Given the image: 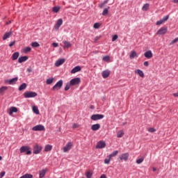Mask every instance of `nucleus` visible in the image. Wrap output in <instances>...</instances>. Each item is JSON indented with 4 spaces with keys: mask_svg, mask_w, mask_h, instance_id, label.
<instances>
[{
    "mask_svg": "<svg viewBox=\"0 0 178 178\" xmlns=\"http://www.w3.org/2000/svg\"><path fill=\"white\" fill-rule=\"evenodd\" d=\"M24 98H35L37 97V92L26 91L24 93Z\"/></svg>",
    "mask_w": 178,
    "mask_h": 178,
    "instance_id": "f257e3e1",
    "label": "nucleus"
},
{
    "mask_svg": "<svg viewBox=\"0 0 178 178\" xmlns=\"http://www.w3.org/2000/svg\"><path fill=\"white\" fill-rule=\"evenodd\" d=\"M20 153L23 154L24 152H26V155H31V151H30V147L29 146H22L19 149Z\"/></svg>",
    "mask_w": 178,
    "mask_h": 178,
    "instance_id": "f03ea898",
    "label": "nucleus"
},
{
    "mask_svg": "<svg viewBox=\"0 0 178 178\" xmlns=\"http://www.w3.org/2000/svg\"><path fill=\"white\" fill-rule=\"evenodd\" d=\"M63 86V81L60 80L55 84V86H53L52 90L53 91H58V90H60V88H62Z\"/></svg>",
    "mask_w": 178,
    "mask_h": 178,
    "instance_id": "7ed1b4c3",
    "label": "nucleus"
},
{
    "mask_svg": "<svg viewBox=\"0 0 178 178\" xmlns=\"http://www.w3.org/2000/svg\"><path fill=\"white\" fill-rule=\"evenodd\" d=\"M42 149V147H41V145L38 144H36L33 147V154L37 155L40 154V152H41Z\"/></svg>",
    "mask_w": 178,
    "mask_h": 178,
    "instance_id": "20e7f679",
    "label": "nucleus"
},
{
    "mask_svg": "<svg viewBox=\"0 0 178 178\" xmlns=\"http://www.w3.org/2000/svg\"><path fill=\"white\" fill-rule=\"evenodd\" d=\"M32 130L33 131H45V127L41 124L36 125L32 128Z\"/></svg>",
    "mask_w": 178,
    "mask_h": 178,
    "instance_id": "39448f33",
    "label": "nucleus"
},
{
    "mask_svg": "<svg viewBox=\"0 0 178 178\" xmlns=\"http://www.w3.org/2000/svg\"><path fill=\"white\" fill-rule=\"evenodd\" d=\"M168 33V28L161 27L156 33L157 35H165V34Z\"/></svg>",
    "mask_w": 178,
    "mask_h": 178,
    "instance_id": "423d86ee",
    "label": "nucleus"
},
{
    "mask_svg": "<svg viewBox=\"0 0 178 178\" xmlns=\"http://www.w3.org/2000/svg\"><path fill=\"white\" fill-rule=\"evenodd\" d=\"M104 116L102 114H95L92 115L90 118L92 120H99L101 119H104Z\"/></svg>",
    "mask_w": 178,
    "mask_h": 178,
    "instance_id": "0eeeda50",
    "label": "nucleus"
},
{
    "mask_svg": "<svg viewBox=\"0 0 178 178\" xmlns=\"http://www.w3.org/2000/svg\"><path fill=\"white\" fill-rule=\"evenodd\" d=\"M81 82L80 78H74L70 81L71 86H77L79 83Z\"/></svg>",
    "mask_w": 178,
    "mask_h": 178,
    "instance_id": "6e6552de",
    "label": "nucleus"
},
{
    "mask_svg": "<svg viewBox=\"0 0 178 178\" xmlns=\"http://www.w3.org/2000/svg\"><path fill=\"white\" fill-rule=\"evenodd\" d=\"M73 146V143L72 142H69L66 144L65 147H63V152H67V151H70L72 149V147Z\"/></svg>",
    "mask_w": 178,
    "mask_h": 178,
    "instance_id": "1a4fd4ad",
    "label": "nucleus"
},
{
    "mask_svg": "<svg viewBox=\"0 0 178 178\" xmlns=\"http://www.w3.org/2000/svg\"><path fill=\"white\" fill-rule=\"evenodd\" d=\"M106 146V144L105 143V142H104V140H100L97 143L96 145V148L102 149V148H105Z\"/></svg>",
    "mask_w": 178,
    "mask_h": 178,
    "instance_id": "9d476101",
    "label": "nucleus"
},
{
    "mask_svg": "<svg viewBox=\"0 0 178 178\" xmlns=\"http://www.w3.org/2000/svg\"><path fill=\"white\" fill-rule=\"evenodd\" d=\"M120 161H125V162L129 159V153H124L120 156Z\"/></svg>",
    "mask_w": 178,
    "mask_h": 178,
    "instance_id": "9b49d317",
    "label": "nucleus"
},
{
    "mask_svg": "<svg viewBox=\"0 0 178 178\" xmlns=\"http://www.w3.org/2000/svg\"><path fill=\"white\" fill-rule=\"evenodd\" d=\"M63 23V20L62 19H58L57 22L54 26V29H56V30L59 29V27L62 26Z\"/></svg>",
    "mask_w": 178,
    "mask_h": 178,
    "instance_id": "f8f14e48",
    "label": "nucleus"
},
{
    "mask_svg": "<svg viewBox=\"0 0 178 178\" xmlns=\"http://www.w3.org/2000/svg\"><path fill=\"white\" fill-rule=\"evenodd\" d=\"M65 58H60L57 60L55 63V66H56V67H58V66H60L61 65H63L65 63Z\"/></svg>",
    "mask_w": 178,
    "mask_h": 178,
    "instance_id": "ddd939ff",
    "label": "nucleus"
},
{
    "mask_svg": "<svg viewBox=\"0 0 178 178\" xmlns=\"http://www.w3.org/2000/svg\"><path fill=\"white\" fill-rule=\"evenodd\" d=\"M110 74H111V71L108 70L103 71L102 74L103 79H108Z\"/></svg>",
    "mask_w": 178,
    "mask_h": 178,
    "instance_id": "4468645a",
    "label": "nucleus"
},
{
    "mask_svg": "<svg viewBox=\"0 0 178 178\" xmlns=\"http://www.w3.org/2000/svg\"><path fill=\"white\" fill-rule=\"evenodd\" d=\"M144 56L147 59H151V58H152V51H151V50H149L145 52Z\"/></svg>",
    "mask_w": 178,
    "mask_h": 178,
    "instance_id": "2eb2a0df",
    "label": "nucleus"
},
{
    "mask_svg": "<svg viewBox=\"0 0 178 178\" xmlns=\"http://www.w3.org/2000/svg\"><path fill=\"white\" fill-rule=\"evenodd\" d=\"M29 59V56H21L18 58V63H23V62H26Z\"/></svg>",
    "mask_w": 178,
    "mask_h": 178,
    "instance_id": "dca6fc26",
    "label": "nucleus"
},
{
    "mask_svg": "<svg viewBox=\"0 0 178 178\" xmlns=\"http://www.w3.org/2000/svg\"><path fill=\"white\" fill-rule=\"evenodd\" d=\"M81 70V67L80 66H76L71 70L72 74H74V73H77V72H80Z\"/></svg>",
    "mask_w": 178,
    "mask_h": 178,
    "instance_id": "f3484780",
    "label": "nucleus"
},
{
    "mask_svg": "<svg viewBox=\"0 0 178 178\" xmlns=\"http://www.w3.org/2000/svg\"><path fill=\"white\" fill-rule=\"evenodd\" d=\"M100 128H101V125L99 124H95L91 127V129L93 131H97V130H99Z\"/></svg>",
    "mask_w": 178,
    "mask_h": 178,
    "instance_id": "a211bd4d",
    "label": "nucleus"
},
{
    "mask_svg": "<svg viewBox=\"0 0 178 178\" xmlns=\"http://www.w3.org/2000/svg\"><path fill=\"white\" fill-rule=\"evenodd\" d=\"M10 35H12V31L6 32L3 36V40L5 41L8 40V38H9Z\"/></svg>",
    "mask_w": 178,
    "mask_h": 178,
    "instance_id": "6ab92c4d",
    "label": "nucleus"
},
{
    "mask_svg": "<svg viewBox=\"0 0 178 178\" xmlns=\"http://www.w3.org/2000/svg\"><path fill=\"white\" fill-rule=\"evenodd\" d=\"M17 80H19V78L15 77L12 79H10L9 81H7L6 83H9V84L13 85V84H16V82L17 81Z\"/></svg>",
    "mask_w": 178,
    "mask_h": 178,
    "instance_id": "aec40b11",
    "label": "nucleus"
},
{
    "mask_svg": "<svg viewBox=\"0 0 178 178\" xmlns=\"http://www.w3.org/2000/svg\"><path fill=\"white\" fill-rule=\"evenodd\" d=\"M19 55H20V54L17 51L13 54V55L11 56L12 60H16L17 59V58H19Z\"/></svg>",
    "mask_w": 178,
    "mask_h": 178,
    "instance_id": "412c9836",
    "label": "nucleus"
},
{
    "mask_svg": "<svg viewBox=\"0 0 178 178\" xmlns=\"http://www.w3.org/2000/svg\"><path fill=\"white\" fill-rule=\"evenodd\" d=\"M63 43L64 44V47H63L64 49L70 48V47H72V44L70 42H67L66 40H64Z\"/></svg>",
    "mask_w": 178,
    "mask_h": 178,
    "instance_id": "4be33fe9",
    "label": "nucleus"
},
{
    "mask_svg": "<svg viewBox=\"0 0 178 178\" xmlns=\"http://www.w3.org/2000/svg\"><path fill=\"white\" fill-rule=\"evenodd\" d=\"M149 10V3H145L144 4V6L142 8V10H143V12H147V10Z\"/></svg>",
    "mask_w": 178,
    "mask_h": 178,
    "instance_id": "5701e85b",
    "label": "nucleus"
},
{
    "mask_svg": "<svg viewBox=\"0 0 178 178\" xmlns=\"http://www.w3.org/2000/svg\"><path fill=\"white\" fill-rule=\"evenodd\" d=\"M119 154V151L115 150L114 152H112V154H111L110 155H108L107 156V158H113V156H116V155H118Z\"/></svg>",
    "mask_w": 178,
    "mask_h": 178,
    "instance_id": "b1692460",
    "label": "nucleus"
},
{
    "mask_svg": "<svg viewBox=\"0 0 178 178\" xmlns=\"http://www.w3.org/2000/svg\"><path fill=\"white\" fill-rule=\"evenodd\" d=\"M136 56H137V53L134 51H131V53L129 54L130 59H134V58H136Z\"/></svg>",
    "mask_w": 178,
    "mask_h": 178,
    "instance_id": "393cba45",
    "label": "nucleus"
},
{
    "mask_svg": "<svg viewBox=\"0 0 178 178\" xmlns=\"http://www.w3.org/2000/svg\"><path fill=\"white\" fill-rule=\"evenodd\" d=\"M13 112L15 113H16V112H17V108L16 107H11L10 108V112H9V115H13Z\"/></svg>",
    "mask_w": 178,
    "mask_h": 178,
    "instance_id": "a878e982",
    "label": "nucleus"
},
{
    "mask_svg": "<svg viewBox=\"0 0 178 178\" xmlns=\"http://www.w3.org/2000/svg\"><path fill=\"white\" fill-rule=\"evenodd\" d=\"M52 150V145H47L44 147V151L45 152H49V151H51Z\"/></svg>",
    "mask_w": 178,
    "mask_h": 178,
    "instance_id": "bb28decb",
    "label": "nucleus"
},
{
    "mask_svg": "<svg viewBox=\"0 0 178 178\" xmlns=\"http://www.w3.org/2000/svg\"><path fill=\"white\" fill-rule=\"evenodd\" d=\"M135 73L138 74L140 77H144V72L140 70H136Z\"/></svg>",
    "mask_w": 178,
    "mask_h": 178,
    "instance_id": "cd10ccee",
    "label": "nucleus"
},
{
    "mask_svg": "<svg viewBox=\"0 0 178 178\" xmlns=\"http://www.w3.org/2000/svg\"><path fill=\"white\" fill-rule=\"evenodd\" d=\"M27 87V84L26 83H22L19 87V91H22V90H26V88Z\"/></svg>",
    "mask_w": 178,
    "mask_h": 178,
    "instance_id": "c85d7f7f",
    "label": "nucleus"
},
{
    "mask_svg": "<svg viewBox=\"0 0 178 178\" xmlns=\"http://www.w3.org/2000/svg\"><path fill=\"white\" fill-rule=\"evenodd\" d=\"M45 173H47V170H42L40 171L39 175H40V178H42L44 177V176H45Z\"/></svg>",
    "mask_w": 178,
    "mask_h": 178,
    "instance_id": "c756f323",
    "label": "nucleus"
},
{
    "mask_svg": "<svg viewBox=\"0 0 178 178\" xmlns=\"http://www.w3.org/2000/svg\"><path fill=\"white\" fill-rule=\"evenodd\" d=\"M33 111L36 115H40V111L38 110V108L37 106H33Z\"/></svg>",
    "mask_w": 178,
    "mask_h": 178,
    "instance_id": "7c9ffc66",
    "label": "nucleus"
},
{
    "mask_svg": "<svg viewBox=\"0 0 178 178\" xmlns=\"http://www.w3.org/2000/svg\"><path fill=\"white\" fill-rule=\"evenodd\" d=\"M123 136H124V133L123 132V131H120L118 132L117 137L118 138H122V137H123Z\"/></svg>",
    "mask_w": 178,
    "mask_h": 178,
    "instance_id": "2f4dec72",
    "label": "nucleus"
},
{
    "mask_svg": "<svg viewBox=\"0 0 178 178\" xmlns=\"http://www.w3.org/2000/svg\"><path fill=\"white\" fill-rule=\"evenodd\" d=\"M6 90H8V87L7 86H2L0 88V94H3V92H5L6 91Z\"/></svg>",
    "mask_w": 178,
    "mask_h": 178,
    "instance_id": "473e14b6",
    "label": "nucleus"
},
{
    "mask_svg": "<svg viewBox=\"0 0 178 178\" xmlns=\"http://www.w3.org/2000/svg\"><path fill=\"white\" fill-rule=\"evenodd\" d=\"M60 9V7L59 6H54L52 8L53 12H54V13H58V12H59V10Z\"/></svg>",
    "mask_w": 178,
    "mask_h": 178,
    "instance_id": "72a5a7b5",
    "label": "nucleus"
},
{
    "mask_svg": "<svg viewBox=\"0 0 178 178\" xmlns=\"http://www.w3.org/2000/svg\"><path fill=\"white\" fill-rule=\"evenodd\" d=\"M19 178H33V175H31V174H25Z\"/></svg>",
    "mask_w": 178,
    "mask_h": 178,
    "instance_id": "f704fd0d",
    "label": "nucleus"
},
{
    "mask_svg": "<svg viewBox=\"0 0 178 178\" xmlns=\"http://www.w3.org/2000/svg\"><path fill=\"white\" fill-rule=\"evenodd\" d=\"M54 78L47 79L46 81V83L47 84H52V83H54Z\"/></svg>",
    "mask_w": 178,
    "mask_h": 178,
    "instance_id": "c9c22d12",
    "label": "nucleus"
},
{
    "mask_svg": "<svg viewBox=\"0 0 178 178\" xmlns=\"http://www.w3.org/2000/svg\"><path fill=\"white\" fill-rule=\"evenodd\" d=\"M31 47L33 48H38V47H40V44L37 42H33L31 43Z\"/></svg>",
    "mask_w": 178,
    "mask_h": 178,
    "instance_id": "e433bc0d",
    "label": "nucleus"
},
{
    "mask_svg": "<svg viewBox=\"0 0 178 178\" xmlns=\"http://www.w3.org/2000/svg\"><path fill=\"white\" fill-rule=\"evenodd\" d=\"M30 51H31V47H25L24 49H23V51L24 52V54H27V52H30Z\"/></svg>",
    "mask_w": 178,
    "mask_h": 178,
    "instance_id": "4c0bfd02",
    "label": "nucleus"
},
{
    "mask_svg": "<svg viewBox=\"0 0 178 178\" xmlns=\"http://www.w3.org/2000/svg\"><path fill=\"white\" fill-rule=\"evenodd\" d=\"M103 60H104V62H109V60H111V57H109V56H105L103 57Z\"/></svg>",
    "mask_w": 178,
    "mask_h": 178,
    "instance_id": "58836bf2",
    "label": "nucleus"
},
{
    "mask_svg": "<svg viewBox=\"0 0 178 178\" xmlns=\"http://www.w3.org/2000/svg\"><path fill=\"white\" fill-rule=\"evenodd\" d=\"M86 176L87 178H91V177H92V174L91 173V172L88 171L86 173Z\"/></svg>",
    "mask_w": 178,
    "mask_h": 178,
    "instance_id": "ea45409f",
    "label": "nucleus"
},
{
    "mask_svg": "<svg viewBox=\"0 0 178 178\" xmlns=\"http://www.w3.org/2000/svg\"><path fill=\"white\" fill-rule=\"evenodd\" d=\"M108 10H108V8H105V9L103 10L102 15L103 16H106V15H108Z\"/></svg>",
    "mask_w": 178,
    "mask_h": 178,
    "instance_id": "a19ab883",
    "label": "nucleus"
},
{
    "mask_svg": "<svg viewBox=\"0 0 178 178\" xmlns=\"http://www.w3.org/2000/svg\"><path fill=\"white\" fill-rule=\"evenodd\" d=\"M143 162H144L143 158H140L136 160V163H138V165H140V163H143Z\"/></svg>",
    "mask_w": 178,
    "mask_h": 178,
    "instance_id": "79ce46f5",
    "label": "nucleus"
},
{
    "mask_svg": "<svg viewBox=\"0 0 178 178\" xmlns=\"http://www.w3.org/2000/svg\"><path fill=\"white\" fill-rule=\"evenodd\" d=\"M70 86H72L70 83H67L65 87V91H67L70 90Z\"/></svg>",
    "mask_w": 178,
    "mask_h": 178,
    "instance_id": "37998d69",
    "label": "nucleus"
},
{
    "mask_svg": "<svg viewBox=\"0 0 178 178\" xmlns=\"http://www.w3.org/2000/svg\"><path fill=\"white\" fill-rule=\"evenodd\" d=\"M111 159H112L110 157H108V159H106L104 160V163H106V165L109 164V163L111 162Z\"/></svg>",
    "mask_w": 178,
    "mask_h": 178,
    "instance_id": "c03bdc74",
    "label": "nucleus"
},
{
    "mask_svg": "<svg viewBox=\"0 0 178 178\" xmlns=\"http://www.w3.org/2000/svg\"><path fill=\"white\" fill-rule=\"evenodd\" d=\"M99 26H100L99 23L96 22L94 24L93 27L94 29H99Z\"/></svg>",
    "mask_w": 178,
    "mask_h": 178,
    "instance_id": "a18cd8bd",
    "label": "nucleus"
},
{
    "mask_svg": "<svg viewBox=\"0 0 178 178\" xmlns=\"http://www.w3.org/2000/svg\"><path fill=\"white\" fill-rule=\"evenodd\" d=\"M169 19V15L165 16L161 20L163 21V23H165V22H167Z\"/></svg>",
    "mask_w": 178,
    "mask_h": 178,
    "instance_id": "49530a36",
    "label": "nucleus"
},
{
    "mask_svg": "<svg viewBox=\"0 0 178 178\" xmlns=\"http://www.w3.org/2000/svg\"><path fill=\"white\" fill-rule=\"evenodd\" d=\"M148 131L149 133H154V131H156V129H154V128H149L148 129Z\"/></svg>",
    "mask_w": 178,
    "mask_h": 178,
    "instance_id": "de8ad7c7",
    "label": "nucleus"
},
{
    "mask_svg": "<svg viewBox=\"0 0 178 178\" xmlns=\"http://www.w3.org/2000/svg\"><path fill=\"white\" fill-rule=\"evenodd\" d=\"M178 41V38H176L175 39H174L172 42L170 44V45H173V44H176V42H177Z\"/></svg>",
    "mask_w": 178,
    "mask_h": 178,
    "instance_id": "09e8293b",
    "label": "nucleus"
},
{
    "mask_svg": "<svg viewBox=\"0 0 178 178\" xmlns=\"http://www.w3.org/2000/svg\"><path fill=\"white\" fill-rule=\"evenodd\" d=\"M79 124L74 123L72 124V129H79Z\"/></svg>",
    "mask_w": 178,
    "mask_h": 178,
    "instance_id": "8fccbe9b",
    "label": "nucleus"
},
{
    "mask_svg": "<svg viewBox=\"0 0 178 178\" xmlns=\"http://www.w3.org/2000/svg\"><path fill=\"white\" fill-rule=\"evenodd\" d=\"M163 24V21L162 19H161V20L158 21L156 24V26H161V24Z\"/></svg>",
    "mask_w": 178,
    "mask_h": 178,
    "instance_id": "3c124183",
    "label": "nucleus"
},
{
    "mask_svg": "<svg viewBox=\"0 0 178 178\" xmlns=\"http://www.w3.org/2000/svg\"><path fill=\"white\" fill-rule=\"evenodd\" d=\"M106 3V2L100 3V4L99 5V8H100V9H102V8H104V6H105Z\"/></svg>",
    "mask_w": 178,
    "mask_h": 178,
    "instance_id": "603ef678",
    "label": "nucleus"
},
{
    "mask_svg": "<svg viewBox=\"0 0 178 178\" xmlns=\"http://www.w3.org/2000/svg\"><path fill=\"white\" fill-rule=\"evenodd\" d=\"M117 38H118V35H114L112 38V41L113 42L116 41Z\"/></svg>",
    "mask_w": 178,
    "mask_h": 178,
    "instance_id": "864d4df0",
    "label": "nucleus"
},
{
    "mask_svg": "<svg viewBox=\"0 0 178 178\" xmlns=\"http://www.w3.org/2000/svg\"><path fill=\"white\" fill-rule=\"evenodd\" d=\"M99 38H101L100 36H96L94 39L95 42H97L99 40Z\"/></svg>",
    "mask_w": 178,
    "mask_h": 178,
    "instance_id": "5fc2aeb1",
    "label": "nucleus"
},
{
    "mask_svg": "<svg viewBox=\"0 0 178 178\" xmlns=\"http://www.w3.org/2000/svg\"><path fill=\"white\" fill-rule=\"evenodd\" d=\"M52 46H53L54 48H57V47H58V43H56V42H53V43H52Z\"/></svg>",
    "mask_w": 178,
    "mask_h": 178,
    "instance_id": "6e6d98bb",
    "label": "nucleus"
},
{
    "mask_svg": "<svg viewBox=\"0 0 178 178\" xmlns=\"http://www.w3.org/2000/svg\"><path fill=\"white\" fill-rule=\"evenodd\" d=\"M16 44V41H13V42H11L10 44H9V47H13V45Z\"/></svg>",
    "mask_w": 178,
    "mask_h": 178,
    "instance_id": "4d7b16f0",
    "label": "nucleus"
},
{
    "mask_svg": "<svg viewBox=\"0 0 178 178\" xmlns=\"http://www.w3.org/2000/svg\"><path fill=\"white\" fill-rule=\"evenodd\" d=\"M3 176H5V172H1L0 173V177H1V178L3 177Z\"/></svg>",
    "mask_w": 178,
    "mask_h": 178,
    "instance_id": "13d9d810",
    "label": "nucleus"
},
{
    "mask_svg": "<svg viewBox=\"0 0 178 178\" xmlns=\"http://www.w3.org/2000/svg\"><path fill=\"white\" fill-rule=\"evenodd\" d=\"M144 66H149V63H148V61H145L144 63H143Z\"/></svg>",
    "mask_w": 178,
    "mask_h": 178,
    "instance_id": "bf43d9fd",
    "label": "nucleus"
},
{
    "mask_svg": "<svg viewBox=\"0 0 178 178\" xmlns=\"http://www.w3.org/2000/svg\"><path fill=\"white\" fill-rule=\"evenodd\" d=\"M26 71L29 72V73H31V72H33V70L31 68H27Z\"/></svg>",
    "mask_w": 178,
    "mask_h": 178,
    "instance_id": "052dcab7",
    "label": "nucleus"
},
{
    "mask_svg": "<svg viewBox=\"0 0 178 178\" xmlns=\"http://www.w3.org/2000/svg\"><path fill=\"white\" fill-rule=\"evenodd\" d=\"M100 178H106V176L105 175H101Z\"/></svg>",
    "mask_w": 178,
    "mask_h": 178,
    "instance_id": "680f3d73",
    "label": "nucleus"
},
{
    "mask_svg": "<svg viewBox=\"0 0 178 178\" xmlns=\"http://www.w3.org/2000/svg\"><path fill=\"white\" fill-rule=\"evenodd\" d=\"M152 170H153V172H156V168H154V167H153V168H152Z\"/></svg>",
    "mask_w": 178,
    "mask_h": 178,
    "instance_id": "e2e57ef3",
    "label": "nucleus"
},
{
    "mask_svg": "<svg viewBox=\"0 0 178 178\" xmlns=\"http://www.w3.org/2000/svg\"><path fill=\"white\" fill-rule=\"evenodd\" d=\"M174 3H178V0H173Z\"/></svg>",
    "mask_w": 178,
    "mask_h": 178,
    "instance_id": "0e129e2a",
    "label": "nucleus"
},
{
    "mask_svg": "<svg viewBox=\"0 0 178 178\" xmlns=\"http://www.w3.org/2000/svg\"><path fill=\"white\" fill-rule=\"evenodd\" d=\"M10 23H12V21H8V22H7V24H10Z\"/></svg>",
    "mask_w": 178,
    "mask_h": 178,
    "instance_id": "69168bd1",
    "label": "nucleus"
},
{
    "mask_svg": "<svg viewBox=\"0 0 178 178\" xmlns=\"http://www.w3.org/2000/svg\"><path fill=\"white\" fill-rule=\"evenodd\" d=\"M90 108H91V109H94V106H90Z\"/></svg>",
    "mask_w": 178,
    "mask_h": 178,
    "instance_id": "338daca9",
    "label": "nucleus"
},
{
    "mask_svg": "<svg viewBox=\"0 0 178 178\" xmlns=\"http://www.w3.org/2000/svg\"><path fill=\"white\" fill-rule=\"evenodd\" d=\"M0 161H2V156H0Z\"/></svg>",
    "mask_w": 178,
    "mask_h": 178,
    "instance_id": "774afa93",
    "label": "nucleus"
}]
</instances>
